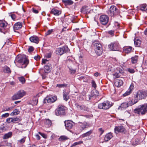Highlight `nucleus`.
Returning <instances> with one entry per match:
<instances>
[{
  "mask_svg": "<svg viewBox=\"0 0 147 147\" xmlns=\"http://www.w3.org/2000/svg\"><path fill=\"white\" fill-rule=\"evenodd\" d=\"M14 62L18 67L25 68L28 64L29 60L26 55H19L16 57Z\"/></svg>",
  "mask_w": 147,
  "mask_h": 147,
  "instance_id": "f257e3e1",
  "label": "nucleus"
},
{
  "mask_svg": "<svg viewBox=\"0 0 147 147\" xmlns=\"http://www.w3.org/2000/svg\"><path fill=\"white\" fill-rule=\"evenodd\" d=\"M89 127V124L86 122H79L77 125L76 129L75 131V134L76 135L79 134L86 128Z\"/></svg>",
  "mask_w": 147,
  "mask_h": 147,
  "instance_id": "f03ea898",
  "label": "nucleus"
},
{
  "mask_svg": "<svg viewBox=\"0 0 147 147\" xmlns=\"http://www.w3.org/2000/svg\"><path fill=\"white\" fill-rule=\"evenodd\" d=\"M134 112L138 114L143 115L147 112V104H144L139 106L134 110Z\"/></svg>",
  "mask_w": 147,
  "mask_h": 147,
  "instance_id": "7ed1b4c3",
  "label": "nucleus"
},
{
  "mask_svg": "<svg viewBox=\"0 0 147 147\" xmlns=\"http://www.w3.org/2000/svg\"><path fill=\"white\" fill-rule=\"evenodd\" d=\"M147 96V91L139 90L136 94V98L137 100H142Z\"/></svg>",
  "mask_w": 147,
  "mask_h": 147,
  "instance_id": "20e7f679",
  "label": "nucleus"
},
{
  "mask_svg": "<svg viewBox=\"0 0 147 147\" xmlns=\"http://www.w3.org/2000/svg\"><path fill=\"white\" fill-rule=\"evenodd\" d=\"M112 105L111 102H105L99 104L98 105V108L100 109H107Z\"/></svg>",
  "mask_w": 147,
  "mask_h": 147,
  "instance_id": "39448f33",
  "label": "nucleus"
},
{
  "mask_svg": "<svg viewBox=\"0 0 147 147\" xmlns=\"http://www.w3.org/2000/svg\"><path fill=\"white\" fill-rule=\"evenodd\" d=\"M96 53L98 55L102 54L103 51L102 45L98 42H95L94 44Z\"/></svg>",
  "mask_w": 147,
  "mask_h": 147,
  "instance_id": "423d86ee",
  "label": "nucleus"
},
{
  "mask_svg": "<svg viewBox=\"0 0 147 147\" xmlns=\"http://www.w3.org/2000/svg\"><path fill=\"white\" fill-rule=\"evenodd\" d=\"M65 107L61 105H59L55 111L56 115H63L65 114Z\"/></svg>",
  "mask_w": 147,
  "mask_h": 147,
  "instance_id": "0eeeda50",
  "label": "nucleus"
},
{
  "mask_svg": "<svg viewBox=\"0 0 147 147\" xmlns=\"http://www.w3.org/2000/svg\"><path fill=\"white\" fill-rule=\"evenodd\" d=\"M108 48L111 51H116L119 48V45L118 42L116 41L111 43L108 45Z\"/></svg>",
  "mask_w": 147,
  "mask_h": 147,
  "instance_id": "6e6552de",
  "label": "nucleus"
},
{
  "mask_svg": "<svg viewBox=\"0 0 147 147\" xmlns=\"http://www.w3.org/2000/svg\"><path fill=\"white\" fill-rule=\"evenodd\" d=\"M117 13V8L116 6L114 5H112L111 6L109 11L108 13V14L113 17L116 15Z\"/></svg>",
  "mask_w": 147,
  "mask_h": 147,
  "instance_id": "1a4fd4ad",
  "label": "nucleus"
},
{
  "mask_svg": "<svg viewBox=\"0 0 147 147\" xmlns=\"http://www.w3.org/2000/svg\"><path fill=\"white\" fill-rule=\"evenodd\" d=\"M48 60L46 59H42V63L45 64L47 65H45L44 67V71L45 73L48 72L50 70L51 64L48 62Z\"/></svg>",
  "mask_w": 147,
  "mask_h": 147,
  "instance_id": "9d476101",
  "label": "nucleus"
},
{
  "mask_svg": "<svg viewBox=\"0 0 147 147\" xmlns=\"http://www.w3.org/2000/svg\"><path fill=\"white\" fill-rule=\"evenodd\" d=\"M109 17L106 15H102L100 18V23L102 25H105L109 21Z\"/></svg>",
  "mask_w": 147,
  "mask_h": 147,
  "instance_id": "9b49d317",
  "label": "nucleus"
},
{
  "mask_svg": "<svg viewBox=\"0 0 147 147\" xmlns=\"http://www.w3.org/2000/svg\"><path fill=\"white\" fill-rule=\"evenodd\" d=\"M114 130L116 134H118L119 132L124 134L125 132V128L122 125L115 127Z\"/></svg>",
  "mask_w": 147,
  "mask_h": 147,
  "instance_id": "f8f14e48",
  "label": "nucleus"
},
{
  "mask_svg": "<svg viewBox=\"0 0 147 147\" xmlns=\"http://www.w3.org/2000/svg\"><path fill=\"white\" fill-rule=\"evenodd\" d=\"M64 123L66 128L68 130L72 129L74 125V123L69 120L65 121Z\"/></svg>",
  "mask_w": 147,
  "mask_h": 147,
  "instance_id": "ddd939ff",
  "label": "nucleus"
},
{
  "mask_svg": "<svg viewBox=\"0 0 147 147\" xmlns=\"http://www.w3.org/2000/svg\"><path fill=\"white\" fill-rule=\"evenodd\" d=\"M137 102H125L121 104L120 107L123 108H125L129 106H131L136 104Z\"/></svg>",
  "mask_w": 147,
  "mask_h": 147,
  "instance_id": "4468645a",
  "label": "nucleus"
},
{
  "mask_svg": "<svg viewBox=\"0 0 147 147\" xmlns=\"http://www.w3.org/2000/svg\"><path fill=\"white\" fill-rule=\"evenodd\" d=\"M57 100V97L56 96H47L44 101H56Z\"/></svg>",
  "mask_w": 147,
  "mask_h": 147,
  "instance_id": "2eb2a0df",
  "label": "nucleus"
},
{
  "mask_svg": "<svg viewBox=\"0 0 147 147\" xmlns=\"http://www.w3.org/2000/svg\"><path fill=\"white\" fill-rule=\"evenodd\" d=\"M31 42L38 43L39 41L38 38L36 36H32L29 38Z\"/></svg>",
  "mask_w": 147,
  "mask_h": 147,
  "instance_id": "dca6fc26",
  "label": "nucleus"
},
{
  "mask_svg": "<svg viewBox=\"0 0 147 147\" xmlns=\"http://www.w3.org/2000/svg\"><path fill=\"white\" fill-rule=\"evenodd\" d=\"M2 71L7 74H10L11 72L10 68L7 65H5L2 67Z\"/></svg>",
  "mask_w": 147,
  "mask_h": 147,
  "instance_id": "f3484780",
  "label": "nucleus"
},
{
  "mask_svg": "<svg viewBox=\"0 0 147 147\" xmlns=\"http://www.w3.org/2000/svg\"><path fill=\"white\" fill-rule=\"evenodd\" d=\"M51 13L55 16H58L61 14V11L55 8L53 9L51 11Z\"/></svg>",
  "mask_w": 147,
  "mask_h": 147,
  "instance_id": "a211bd4d",
  "label": "nucleus"
},
{
  "mask_svg": "<svg viewBox=\"0 0 147 147\" xmlns=\"http://www.w3.org/2000/svg\"><path fill=\"white\" fill-rule=\"evenodd\" d=\"M123 82L121 80H116L114 82L115 85L118 87H120L123 85Z\"/></svg>",
  "mask_w": 147,
  "mask_h": 147,
  "instance_id": "6ab92c4d",
  "label": "nucleus"
},
{
  "mask_svg": "<svg viewBox=\"0 0 147 147\" xmlns=\"http://www.w3.org/2000/svg\"><path fill=\"white\" fill-rule=\"evenodd\" d=\"M22 26V23L21 22L16 23L13 26V27L14 30H19L21 28Z\"/></svg>",
  "mask_w": 147,
  "mask_h": 147,
  "instance_id": "aec40b11",
  "label": "nucleus"
},
{
  "mask_svg": "<svg viewBox=\"0 0 147 147\" xmlns=\"http://www.w3.org/2000/svg\"><path fill=\"white\" fill-rule=\"evenodd\" d=\"M134 88V86L133 85H131L130 86L129 88L128 89V90L123 94V96H125L129 95L131 93L132 90Z\"/></svg>",
  "mask_w": 147,
  "mask_h": 147,
  "instance_id": "412c9836",
  "label": "nucleus"
},
{
  "mask_svg": "<svg viewBox=\"0 0 147 147\" xmlns=\"http://www.w3.org/2000/svg\"><path fill=\"white\" fill-rule=\"evenodd\" d=\"M69 91H64L63 92V95L64 100L67 101L69 99Z\"/></svg>",
  "mask_w": 147,
  "mask_h": 147,
  "instance_id": "4be33fe9",
  "label": "nucleus"
},
{
  "mask_svg": "<svg viewBox=\"0 0 147 147\" xmlns=\"http://www.w3.org/2000/svg\"><path fill=\"white\" fill-rule=\"evenodd\" d=\"M113 137L112 134L111 133H109L106 134L104 138V140L106 141L110 140Z\"/></svg>",
  "mask_w": 147,
  "mask_h": 147,
  "instance_id": "5701e85b",
  "label": "nucleus"
},
{
  "mask_svg": "<svg viewBox=\"0 0 147 147\" xmlns=\"http://www.w3.org/2000/svg\"><path fill=\"white\" fill-rule=\"evenodd\" d=\"M132 49V48L130 46L126 47L123 48V51L124 52L127 53H129L131 51Z\"/></svg>",
  "mask_w": 147,
  "mask_h": 147,
  "instance_id": "b1692460",
  "label": "nucleus"
},
{
  "mask_svg": "<svg viewBox=\"0 0 147 147\" xmlns=\"http://www.w3.org/2000/svg\"><path fill=\"white\" fill-rule=\"evenodd\" d=\"M7 23L5 21L3 20H0V27L2 28L3 29H5L7 26Z\"/></svg>",
  "mask_w": 147,
  "mask_h": 147,
  "instance_id": "393cba45",
  "label": "nucleus"
},
{
  "mask_svg": "<svg viewBox=\"0 0 147 147\" xmlns=\"http://www.w3.org/2000/svg\"><path fill=\"white\" fill-rule=\"evenodd\" d=\"M140 9L142 11H147V5L146 4L140 5Z\"/></svg>",
  "mask_w": 147,
  "mask_h": 147,
  "instance_id": "a878e982",
  "label": "nucleus"
},
{
  "mask_svg": "<svg viewBox=\"0 0 147 147\" xmlns=\"http://www.w3.org/2000/svg\"><path fill=\"white\" fill-rule=\"evenodd\" d=\"M141 42L138 38H136L134 40V44L136 47H139L141 45Z\"/></svg>",
  "mask_w": 147,
  "mask_h": 147,
  "instance_id": "bb28decb",
  "label": "nucleus"
},
{
  "mask_svg": "<svg viewBox=\"0 0 147 147\" xmlns=\"http://www.w3.org/2000/svg\"><path fill=\"white\" fill-rule=\"evenodd\" d=\"M19 96L21 98L23 97L25 94V91L23 90H20L18 91L17 93Z\"/></svg>",
  "mask_w": 147,
  "mask_h": 147,
  "instance_id": "cd10ccee",
  "label": "nucleus"
},
{
  "mask_svg": "<svg viewBox=\"0 0 147 147\" xmlns=\"http://www.w3.org/2000/svg\"><path fill=\"white\" fill-rule=\"evenodd\" d=\"M56 53L58 55H61L63 53L62 51V49L61 48H59L57 49L56 51Z\"/></svg>",
  "mask_w": 147,
  "mask_h": 147,
  "instance_id": "c85d7f7f",
  "label": "nucleus"
},
{
  "mask_svg": "<svg viewBox=\"0 0 147 147\" xmlns=\"http://www.w3.org/2000/svg\"><path fill=\"white\" fill-rule=\"evenodd\" d=\"M92 130H90L87 132L82 134V138H84L85 137L89 136L92 133Z\"/></svg>",
  "mask_w": 147,
  "mask_h": 147,
  "instance_id": "c756f323",
  "label": "nucleus"
},
{
  "mask_svg": "<svg viewBox=\"0 0 147 147\" xmlns=\"http://www.w3.org/2000/svg\"><path fill=\"white\" fill-rule=\"evenodd\" d=\"M20 112L18 109H15L11 113L10 115L11 116L16 115H18Z\"/></svg>",
  "mask_w": 147,
  "mask_h": 147,
  "instance_id": "7c9ffc66",
  "label": "nucleus"
},
{
  "mask_svg": "<svg viewBox=\"0 0 147 147\" xmlns=\"http://www.w3.org/2000/svg\"><path fill=\"white\" fill-rule=\"evenodd\" d=\"M12 135V133L11 132H9L4 135L3 137V139H6L10 138L11 136Z\"/></svg>",
  "mask_w": 147,
  "mask_h": 147,
  "instance_id": "2f4dec72",
  "label": "nucleus"
},
{
  "mask_svg": "<svg viewBox=\"0 0 147 147\" xmlns=\"http://www.w3.org/2000/svg\"><path fill=\"white\" fill-rule=\"evenodd\" d=\"M131 63H137L138 61V57L137 56H135L134 57H132L131 58Z\"/></svg>",
  "mask_w": 147,
  "mask_h": 147,
  "instance_id": "473e14b6",
  "label": "nucleus"
},
{
  "mask_svg": "<svg viewBox=\"0 0 147 147\" xmlns=\"http://www.w3.org/2000/svg\"><path fill=\"white\" fill-rule=\"evenodd\" d=\"M12 98L13 100H15L18 99H20L21 98L20 97L19 95H18V94L17 93L16 94L14 95L13 96Z\"/></svg>",
  "mask_w": 147,
  "mask_h": 147,
  "instance_id": "72a5a7b5",
  "label": "nucleus"
},
{
  "mask_svg": "<svg viewBox=\"0 0 147 147\" xmlns=\"http://www.w3.org/2000/svg\"><path fill=\"white\" fill-rule=\"evenodd\" d=\"M18 79L19 81L21 82L22 84H24L25 83L26 80L25 78L23 76L19 77Z\"/></svg>",
  "mask_w": 147,
  "mask_h": 147,
  "instance_id": "f704fd0d",
  "label": "nucleus"
},
{
  "mask_svg": "<svg viewBox=\"0 0 147 147\" xmlns=\"http://www.w3.org/2000/svg\"><path fill=\"white\" fill-rule=\"evenodd\" d=\"M45 124L47 126V127H49L51 125V121L49 119H47L45 121Z\"/></svg>",
  "mask_w": 147,
  "mask_h": 147,
  "instance_id": "c9c22d12",
  "label": "nucleus"
},
{
  "mask_svg": "<svg viewBox=\"0 0 147 147\" xmlns=\"http://www.w3.org/2000/svg\"><path fill=\"white\" fill-rule=\"evenodd\" d=\"M61 48L63 53H66L69 50V49L67 46H63Z\"/></svg>",
  "mask_w": 147,
  "mask_h": 147,
  "instance_id": "e433bc0d",
  "label": "nucleus"
},
{
  "mask_svg": "<svg viewBox=\"0 0 147 147\" xmlns=\"http://www.w3.org/2000/svg\"><path fill=\"white\" fill-rule=\"evenodd\" d=\"M6 60L5 56L4 55H0V62H4Z\"/></svg>",
  "mask_w": 147,
  "mask_h": 147,
  "instance_id": "4c0bfd02",
  "label": "nucleus"
},
{
  "mask_svg": "<svg viewBox=\"0 0 147 147\" xmlns=\"http://www.w3.org/2000/svg\"><path fill=\"white\" fill-rule=\"evenodd\" d=\"M68 138L66 136H61L60 138H59V141H62L63 140H67Z\"/></svg>",
  "mask_w": 147,
  "mask_h": 147,
  "instance_id": "58836bf2",
  "label": "nucleus"
},
{
  "mask_svg": "<svg viewBox=\"0 0 147 147\" xmlns=\"http://www.w3.org/2000/svg\"><path fill=\"white\" fill-rule=\"evenodd\" d=\"M67 86V84H57L56 85V87H58L59 88H62L66 87Z\"/></svg>",
  "mask_w": 147,
  "mask_h": 147,
  "instance_id": "ea45409f",
  "label": "nucleus"
},
{
  "mask_svg": "<svg viewBox=\"0 0 147 147\" xmlns=\"http://www.w3.org/2000/svg\"><path fill=\"white\" fill-rule=\"evenodd\" d=\"M6 121L9 123H13V118H9L7 119Z\"/></svg>",
  "mask_w": 147,
  "mask_h": 147,
  "instance_id": "a19ab883",
  "label": "nucleus"
},
{
  "mask_svg": "<svg viewBox=\"0 0 147 147\" xmlns=\"http://www.w3.org/2000/svg\"><path fill=\"white\" fill-rule=\"evenodd\" d=\"M10 15H9V16H10L11 18L13 20H15L16 19V15L15 14L13 13H10Z\"/></svg>",
  "mask_w": 147,
  "mask_h": 147,
  "instance_id": "79ce46f5",
  "label": "nucleus"
},
{
  "mask_svg": "<svg viewBox=\"0 0 147 147\" xmlns=\"http://www.w3.org/2000/svg\"><path fill=\"white\" fill-rule=\"evenodd\" d=\"M26 137H24L23 138H22V139L19 140L18 141V142H19L20 144H23L24 143L26 140Z\"/></svg>",
  "mask_w": 147,
  "mask_h": 147,
  "instance_id": "37998d69",
  "label": "nucleus"
},
{
  "mask_svg": "<svg viewBox=\"0 0 147 147\" xmlns=\"http://www.w3.org/2000/svg\"><path fill=\"white\" fill-rule=\"evenodd\" d=\"M113 78L114 79L118 78L120 76L119 75V74L117 73H115L113 74Z\"/></svg>",
  "mask_w": 147,
  "mask_h": 147,
  "instance_id": "c03bdc74",
  "label": "nucleus"
},
{
  "mask_svg": "<svg viewBox=\"0 0 147 147\" xmlns=\"http://www.w3.org/2000/svg\"><path fill=\"white\" fill-rule=\"evenodd\" d=\"M65 3L68 5H71L73 4V2L71 0H67L65 1Z\"/></svg>",
  "mask_w": 147,
  "mask_h": 147,
  "instance_id": "a18cd8bd",
  "label": "nucleus"
},
{
  "mask_svg": "<svg viewBox=\"0 0 147 147\" xmlns=\"http://www.w3.org/2000/svg\"><path fill=\"white\" fill-rule=\"evenodd\" d=\"M51 53H47L45 55V57L47 58H49L51 57Z\"/></svg>",
  "mask_w": 147,
  "mask_h": 147,
  "instance_id": "49530a36",
  "label": "nucleus"
},
{
  "mask_svg": "<svg viewBox=\"0 0 147 147\" xmlns=\"http://www.w3.org/2000/svg\"><path fill=\"white\" fill-rule=\"evenodd\" d=\"M53 32V30H48L45 34V35L46 36H47L51 34L52 32Z\"/></svg>",
  "mask_w": 147,
  "mask_h": 147,
  "instance_id": "de8ad7c7",
  "label": "nucleus"
},
{
  "mask_svg": "<svg viewBox=\"0 0 147 147\" xmlns=\"http://www.w3.org/2000/svg\"><path fill=\"white\" fill-rule=\"evenodd\" d=\"M91 83L92 87H94V88H96V85L94 81L92 80Z\"/></svg>",
  "mask_w": 147,
  "mask_h": 147,
  "instance_id": "09e8293b",
  "label": "nucleus"
},
{
  "mask_svg": "<svg viewBox=\"0 0 147 147\" xmlns=\"http://www.w3.org/2000/svg\"><path fill=\"white\" fill-rule=\"evenodd\" d=\"M83 143V142L82 141H80L78 142H75L72 145V146H74L77 145L78 144H82Z\"/></svg>",
  "mask_w": 147,
  "mask_h": 147,
  "instance_id": "8fccbe9b",
  "label": "nucleus"
},
{
  "mask_svg": "<svg viewBox=\"0 0 147 147\" xmlns=\"http://www.w3.org/2000/svg\"><path fill=\"white\" fill-rule=\"evenodd\" d=\"M13 123H15L16 121H20V119L17 117L13 118Z\"/></svg>",
  "mask_w": 147,
  "mask_h": 147,
  "instance_id": "3c124183",
  "label": "nucleus"
},
{
  "mask_svg": "<svg viewBox=\"0 0 147 147\" xmlns=\"http://www.w3.org/2000/svg\"><path fill=\"white\" fill-rule=\"evenodd\" d=\"M38 134L41 135L44 138H47V135L45 134L42 133L40 132H38Z\"/></svg>",
  "mask_w": 147,
  "mask_h": 147,
  "instance_id": "603ef678",
  "label": "nucleus"
},
{
  "mask_svg": "<svg viewBox=\"0 0 147 147\" xmlns=\"http://www.w3.org/2000/svg\"><path fill=\"white\" fill-rule=\"evenodd\" d=\"M9 115V114L8 113H5L1 115L2 117H8Z\"/></svg>",
  "mask_w": 147,
  "mask_h": 147,
  "instance_id": "864d4df0",
  "label": "nucleus"
},
{
  "mask_svg": "<svg viewBox=\"0 0 147 147\" xmlns=\"http://www.w3.org/2000/svg\"><path fill=\"white\" fill-rule=\"evenodd\" d=\"M128 71L131 73H133L135 72V70L133 69H128Z\"/></svg>",
  "mask_w": 147,
  "mask_h": 147,
  "instance_id": "5fc2aeb1",
  "label": "nucleus"
},
{
  "mask_svg": "<svg viewBox=\"0 0 147 147\" xmlns=\"http://www.w3.org/2000/svg\"><path fill=\"white\" fill-rule=\"evenodd\" d=\"M34 48L32 47H31L28 49V51L29 52H31L33 51Z\"/></svg>",
  "mask_w": 147,
  "mask_h": 147,
  "instance_id": "6e6d98bb",
  "label": "nucleus"
},
{
  "mask_svg": "<svg viewBox=\"0 0 147 147\" xmlns=\"http://www.w3.org/2000/svg\"><path fill=\"white\" fill-rule=\"evenodd\" d=\"M40 58V57L39 55H37L36 56H35L34 57V58L36 60H38Z\"/></svg>",
  "mask_w": 147,
  "mask_h": 147,
  "instance_id": "4d7b16f0",
  "label": "nucleus"
},
{
  "mask_svg": "<svg viewBox=\"0 0 147 147\" xmlns=\"http://www.w3.org/2000/svg\"><path fill=\"white\" fill-rule=\"evenodd\" d=\"M108 33L109 34L111 35L112 36L114 35V31L113 30H111L109 31Z\"/></svg>",
  "mask_w": 147,
  "mask_h": 147,
  "instance_id": "13d9d810",
  "label": "nucleus"
},
{
  "mask_svg": "<svg viewBox=\"0 0 147 147\" xmlns=\"http://www.w3.org/2000/svg\"><path fill=\"white\" fill-rule=\"evenodd\" d=\"M4 142L6 146H11V144L8 143L7 141H5Z\"/></svg>",
  "mask_w": 147,
  "mask_h": 147,
  "instance_id": "bf43d9fd",
  "label": "nucleus"
},
{
  "mask_svg": "<svg viewBox=\"0 0 147 147\" xmlns=\"http://www.w3.org/2000/svg\"><path fill=\"white\" fill-rule=\"evenodd\" d=\"M93 92L94 93V94L95 96H98V95L99 93L96 90H94V91H93Z\"/></svg>",
  "mask_w": 147,
  "mask_h": 147,
  "instance_id": "052dcab7",
  "label": "nucleus"
},
{
  "mask_svg": "<svg viewBox=\"0 0 147 147\" xmlns=\"http://www.w3.org/2000/svg\"><path fill=\"white\" fill-rule=\"evenodd\" d=\"M15 106V105H14L13 106H12V107H9L8 108V110H5V111H9V110H11Z\"/></svg>",
  "mask_w": 147,
  "mask_h": 147,
  "instance_id": "680f3d73",
  "label": "nucleus"
},
{
  "mask_svg": "<svg viewBox=\"0 0 147 147\" xmlns=\"http://www.w3.org/2000/svg\"><path fill=\"white\" fill-rule=\"evenodd\" d=\"M33 12L35 13H38V11L36 10V9L33 8V11H32Z\"/></svg>",
  "mask_w": 147,
  "mask_h": 147,
  "instance_id": "e2e57ef3",
  "label": "nucleus"
},
{
  "mask_svg": "<svg viewBox=\"0 0 147 147\" xmlns=\"http://www.w3.org/2000/svg\"><path fill=\"white\" fill-rule=\"evenodd\" d=\"M99 131L101 132V134H102L104 132V130L102 128H100L99 129Z\"/></svg>",
  "mask_w": 147,
  "mask_h": 147,
  "instance_id": "0e129e2a",
  "label": "nucleus"
},
{
  "mask_svg": "<svg viewBox=\"0 0 147 147\" xmlns=\"http://www.w3.org/2000/svg\"><path fill=\"white\" fill-rule=\"evenodd\" d=\"M36 137L37 140H39L40 139V136L38 134L36 135Z\"/></svg>",
  "mask_w": 147,
  "mask_h": 147,
  "instance_id": "69168bd1",
  "label": "nucleus"
},
{
  "mask_svg": "<svg viewBox=\"0 0 147 147\" xmlns=\"http://www.w3.org/2000/svg\"><path fill=\"white\" fill-rule=\"evenodd\" d=\"M75 105L79 109H82L81 106L79 105L77 103H76Z\"/></svg>",
  "mask_w": 147,
  "mask_h": 147,
  "instance_id": "338daca9",
  "label": "nucleus"
},
{
  "mask_svg": "<svg viewBox=\"0 0 147 147\" xmlns=\"http://www.w3.org/2000/svg\"><path fill=\"white\" fill-rule=\"evenodd\" d=\"M99 75H100V74L98 72H96L94 74V76L96 77L98 76Z\"/></svg>",
  "mask_w": 147,
  "mask_h": 147,
  "instance_id": "774afa93",
  "label": "nucleus"
}]
</instances>
